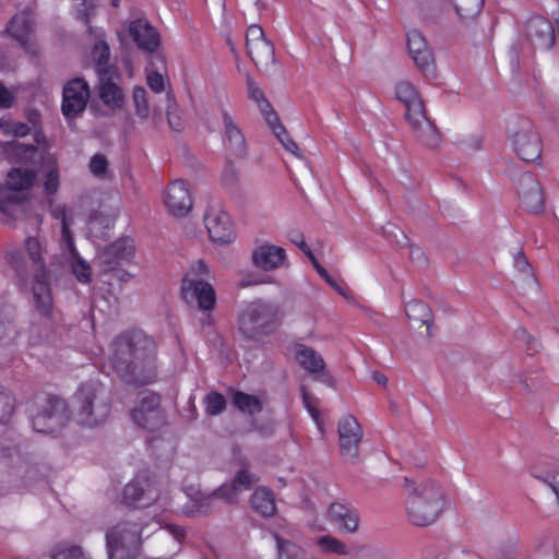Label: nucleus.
<instances>
[{"label": "nucleus", "mask_w": 559, "mask_h": 559, "mask_svg": "<svg viewBox=\"0 0 559 559\" xmlns=\"http://www.w3.org/2000/svg\"><path fill=\"white\" fill-rule=\"evenodd\" d=\"M46 257L47 243L39 236H28L22 248H12L7 253L9 264L21 280L32 275L31 290L37 313L44 318H51L53 299Z\"/></svg>", "instance_id": "1"}, {"label": "nucleus", "mask_w": 559, "mask_h": 559, "mask_svg": "<svg viewBox=\"0 0 559 559\" xmlns=\"http://www.w3.org/2000/svg\"><path fill=\"white\" fill-rule=\"evenodd\" d=\"M405 484L408 488L405 510L409 523L421 527L432 524L443 510L442 489L430 480L415 484L405 478Z\"/></svg>", "instance_id": "2"}, {"label": "nucleus", "mask_w": 559, "mask_h": 559, "mask_svg": "<svg viewBox=\"0 0 559 559\" xmlns=\"http://www.w3.org/2000/svg\"><path fill=\"white\" fill-rule=\"evenodd\" d=\"M396 98L405 106V118L416 140L424 146L436 148L440 143L437 128L428 119L423 99L416 87L408 81H400L395 86Z\"/></svg>", "instance_id": "3"}, {"label": "nucleus", "mask_w": 559, "mask_h": 559, "mask_svg": "<svg viewBox=\"0 0 559 559\" xmlns=\"http://www.w3.org/2000/svg\"><path fill=\"white\" fill-rule=\"evenodd\" d=\"M74 418L81 426L95 427L106 421L111 411L109 392L100 381L82 383L73 396Z\"/></svg>", "instance_id": "4"}, {"label": "nucleus", "mask_w": 559, "mask_h": 559, "mask_svg": "<svg viewBox=\"0 0 559 559\" xmlns=\"http://www.w3.org/2000/svg\"><path fill=\"white\" fill-rule=\"evenodd\" d=\"M153 525L148 534L160 530L158 522L138 523L122 521L106 533L108 559H134L142 545V535Z\"/></svg>", "instance_id": "5"}, {"label": "nucleus", "mask_w": 559, "mask_h": 559, "mask_svg": "<svg viewBox=\"0 0 559 559\" xmlns=\"http://www.w3.org/2000/svg\"><path fill=\"white\" fill-rule=\"evenodd\" d=\"M135 352H110L104 372L107 376H116L123 382L142 386L156 379V368L152 361L136 359Z\"/></svg>", "instance_id": "6"}, {"label": "nucleus", "mask_w": 559, "mask_h": 559, "mask_svg": "<svg viewBox=\"0 0 559 559\" xmlns=\"http://www.w3.org/2000/svg\"><path fill=\"white\" fill-rule=\"evenodd\" d=\"M33 429L40 433H52L69 420V411L64 400L46 393L34 396L32 408Z\"/></svg>", "instance_id": "7"}, {"label": "nucleus", "mask_w": 559, "mask_h": 559, "mask_svg": "<svg viewBox=\"0 0 559 559\" xmlns=\"http://www.w3.org/2000/svg\"><path fill=\"white\" fill-rule=\"evenodd\" d=\"M276 317L277 308L273 304L262 300L250 302L239 314V332L245 338L258 342L272 331Z\"/></svg>", "instance_id": "8"}, {"label": "nucleus", "mask_w": 559, "mask_h": 559, "mask_svg": "<svg viewBox=\"0 0 559 559\" xmlns=\"http://www.w3.org/2000/svg\"><path fill=\"white\" fill-rule=\"evenodd\" d=\"M36 178L34 169L16 167L7 176V187L0 188V211L11 218L26 214L29 204L17 198L15 192L29 189Z\"/></svg>", "instance_id": "9"}, {"label": "nucleus", "mask_w": 559, "mask_h": 559, "mask_svg": "<svg viewBox=\"0 0 559 559\" xmlns=\"http://www.w3.org/2000/svg\"><path fill=\"white\" fill-rule=\"evenodd\" d=\"M130 415L136 426L151 432L157 431L166 424V415L160 406V396L152 391L141 392Z\"/></svg>", "instance_id": "10"}, {"label": "nucleus", "mask_w": 559, "mask_h": 559, "mask_svg": "<svg viewBox=\"0 0 559 559\" xmlns=\"http://www.w3.org/2000/svg\"><path fill=\"white\" fill-rule=\"evenodd\" d=\"M513 152L524 162L539 159L542 154L540 136L530 120H521L510 135Z\"/></svg>", "instance_id": "11"}, {"label": "nucleus", "mask_w": 559, "mask_h": 559, "mask_svg": "<svg viewBox=\"0 0 559 559\" xmlns=\"http://www.w3.org/2000/svg\"><path fill=\"white\" fill-rule=\"evenodd\" d=\"M159 498V488L154 477L136 475L122 491L121 502L127 507L145 508Z\"/></svg>", "instance_id": "12"}, {"label": "nucleus", "mask_w": 559, "mask_h": 559, "mask_svg": "<svg viewBox=\"0 0 559 559\" xmlns=\"http://www.w3.org/2000/svg\"><path fill=\"white\" fill-rule=\"evenodd\" d=\"M247 52L261 70H267L274 62V47L269 40L263 29L252 24L248 27L246 34Z\"/></svg>", "instance_id": "13"}, {"label": "nucleus", "mask_w": 559, "mask_h": 559, "mask_svg": "<svg viewBox=\"0 0 559 559\" xmlns=\"http://www.w3.org/2000/svg\"><path fill=\"white\" fill-rule=\"evenodd\" d=\"M251 264L264 272L277 271L288 266V255L283 247L269 241L258 242L250 253Z\"/></svg>", "instance_id": "14"}, {"label": "nucleus", "mask_w": 559, "mask_h": 559, "mask_svg": "<svg viewBox=\"0 0 559 559\" xmlns=\"http://www.w3.org/2000/svg\"><path fill=\"white\" fill-rule=\"evenodd\" d=\"M128 33L139 49L151 53L162 66L165 63L163 55L157 52L160 44L159 34L146 19L131 21L128 26Z\"/></svg>", "instance_id": "15"}, {"label": "nucleus", "mask_w": 559, "mask_h": 559, "mask_svg": "<svg viewBox=\"0 0 559 559\" xmlns=\"http://www.w3.org/2000/svg\"><path fill=\"white\" fill-rule=\"evenodd\" d=\"M219 114L225 148L236 157H243L247 153V141L235 119L234 110L229 106L221 105Z\"/></svg>", "instance_id": "16"}, {"label": "nucleus", "mask_w": 559, "mask_h": 559, "mask_svg": "<svg viewBox=\"0 0 559 559\" xmlns=\"http://www.w3.org/2000/svg\"><path fill=\"white\" fill-rule=\"evenodd\" d=\"M181 293L187 301L197 300L200 309L213 310L216 295L213 286L202 278H197L194 271L188 272L181 283Z\"/></svg>", "instance_id": "17"}, {"label": "nucleus", "mask_w": 559, "mask_h": 559, "mask_svg": "<svg viewBox=\"0 0 559 559\" xmlns=\"http://www.w3.org/2000/svg\"><path fill=\"white\" fill-rule=\"evenodd\" d=\"M90 86L81 78L69 81L63 88L62 114L71 119L81 115L90 99Z\"/></svg>", "instance_id": "18"}, {"label": "nucleus", "mask_w": 559, "mask_h": 559, "mask_svg": "<svg viewBox=\"0 0 559 559\" xmlns=\"http://www.w3.org/2000/svg\"><path fill=\"white\" fill-rule=\"evenodd\" d=\"M337 431L341 454L349 460L357 459L362 439V428L358 420L353 415L343 416L338 420Z\"/></svg>", "instance_id": "19"}, {"label": "nucleus", "mask_w": 559, "mask_h": 559, "mask_svg": "<svg viewBox=\"0 0 559 559\" xmlns=\"http://www.w3.org/2000/svg\"><path fill=\"white\" fill-rule=\"evenodd\" d=\"M205 227L211 240L218 245L234 241L235 233L230 216L219 207H211L204 216Z\"/></svg>", "instance_id": "20"}, {"label": "nucleus", "mask_w": 559, "mask_h": 559, "mask_svg": "<svg viewBox=\"0 0 559 559\" xmlns=\"http://www.w3.org/2000/svg\"><path fill=\"white\" fill-rule=\"evenodd\" d=\"M164 204L174 216H185L192 209V198L188 185L183 180L173 181L164 194Z\"/></svg>", "instance_id": "21"}, {"label": "nucleus", "mask_w": 559, "mask_h": 559, "mask_svg": "<svg viewBox=\"0 0 559 559\" xmlns=\"http://www.w3.org/2000/svg\"><path fill=\"white\" fill-rule=\"evenodd\" d=\"M33 20L26 12L14 15L9 22L5 32L14 38L20 46L31 55L37 53V45L33 36Z\"/></svg>", "instance_id": "22"}, {"label": "nucleus", "mask_w": 559, "mask_h": 559, "mask_svg": "<svg viewBox=\"0 0 559 559\" xmlns=\"http://www.w3.org/2000/svg\"><path fill=\"white\" fill-rule=\"evenodd\" d=\"M252 484L251 475L246 469H240L231 484H224L219 488H217L211 496L206 497L205 504H201V507H206L202 512L206 513L209 508L213 504L215 499H223L226 502L234 503L238 500L239 492L247 490L250 488Z\"/></svg>", "instance_id": "23"}, {"label": "nucleus", "mask_w": 559, "mask_h": 559, "mask_svg": "<svg viewBox=\"0 0 559 559\" xmlns=\"http://www.w3.org/2000/svg\"><path fill=\"white\" fill-rule=\"evenodd\" d=\"M135 253L132 239H119L107 246L98 255L100 263L107 271L114 270L116 266L129 263Z\"/></svg>", "instance_id": "24"}, {"label": "nucleus", "mask_w": 559, "mask_h": 559, "mask_svg": "<svg viewBox=\"0 0 559 559\" xmlns=\"http://www.w3.org/2000/svg\"><path fill=\"white\" fill-rule=\"evenodd\" d=\"M407 49L411 58L421 71H429L433 64V57L423 34L411 29L406 34Z\"/></svg>", "instance_id": "25"}, {"label": "nucleus", "mask_w": 559, "mask_h": 559, "mask_svg": "<svg viewBox=\"0 0 559 559\" xmlns=\"http://www.w3.org/2000/svg\"><path fill=\"white\" fill-rule=\"evenodd\" d=\"M520 199L527 212L540 213L544 210V198L539 182L531 175H524L520 182Z\"/></svg>", "instance_id": "26"}, {"label": "nucleus", "mask_w": 559, "mask_h": 559, "mask_svg": "<svg viewBox=\"0 0 559 559\" xmlns=\"http://www.w3.org/2000/svg\"><path fill=\"white\" fill-rule=\"evenodd\" d=\"M527 36L542 49H550L555 43V31L551 23L543 16H534L527 23Z\"/></svg>", "instance_id": "27"}, {"label": "nucleus", "mask_w": 559, "mask_h": 559, "mask_svg": "<svg viewBox=\"0 0 559 559\" xmlns=\"http://www.w3.org/2000/svg\"><path fill=\"white\" fill-rule=\"evenodd\" d=\"M112 346L116 349H148L155 347L156 343L145 331L132 328L119 333L115 337Z\"/></svg>", "instance_id": "28"}, {"label": "nucleus", "mask_w": 559, "mask_h": 559, "mask_svg": "<svg viewBox=\"0 0 559 559\" xmlns=\"http://www.w3.org/2000/svg\"><path fill=\"white\" fill-rule=\"evenodd\" d=\"M405 314L412 329L426 328L425 336H432L433 317L429 306L419 300H411L405 305Z\"/></svg>", "instance_id": "29"}, {"label": "nucleus", "mask_w": 559, "mask_h": 559, "mask_svg": "<svg viewBox=\"0 0 559 559\" xmlns=\"http://www.w3.org/2000/svg\"><path fill=\"white\" fill-rule=\"evenodd\" d=\"M329 518L340 530L353 533L358 528L359 515L348 504L334 502L329 508Z\"/></svg>", "instance_id": "30"}, {"label": "nucleus", "mask_w": 559, "mask_h": 559, "mask_svg": "<svg viewBox=\"0 0 559 559\" xmlns=\"http://www.w3.org/2000/svg\"><path fill=\"white\" fill-rule=\"evenodd\" d=\"M87 32L96 40L91 52V61L96 67L97 72L104 73L110 58V49L105 40V32L103 28L92 26H88Z\"/></svg>", "instance_id": "31"}, {"label": "nucleus", "mask_w": 559, "mask_h": 559, "mask_svg": "<svg viewBox=\"0 0 559 559\" xmlns=\"http://www.w3.org/2000/svg\"><path fill=\"white\" fill-rule=\"evenodd\" d=\"M97 95L102 103L110 109H119L124 104V94L122 88L104 75L99 79Z\"/></svg>", "instance_id": "32"}, {"label": "nucleus", "mask_w": 559, "mask_h": 559, "mask_svg": "<svg viewBox=\"0 0 559 559\" xmlns=\"http://www.w3.org/2000/svg\"><path fill=\"white\" fill-rule=\"evenodd\" d=\"M252 509L260 515L267 518L276 512V503L273 492L265 487H258L250 499Z\"/></svg>", "instance_id": "33"}, {"label": "nucleus", "mask_w": 559, "mask_h": 559, "mask_svg": "<svg viewBox=\"0 0 559 559\" xmlns=\"http://www.w3.org/2000/svg\"><path fill=\"white\" fill-rule=\"evenodd\" d=\"M233 404L241 412L249 415L259 414L263 409L262 401L255 396L242 391H234Z\"/></svg>", "instance_id": "34"}, {"label": "nucleus", "mask_w": 559, "mask_h": 559, "mask_svg": "<svg viewBox=\"0 0 559 559\" xmlns=\"http://www.w3.org/2000/svg\"><path fill=\"white\" fill-rule=\"evenodd\" d=\"M46 174L44 177V189L48 194L57 193L60 183L59 169L57 158L52 154H48L44 159Z\"/></svg>", "instance_id": "35"}, {"label": "nucleus", "mask_w": 559, "mask_h": 559, "mask_svg": "<svg viewBox=\"0 0 559 559\" xmlns=\"http://www.w3.org/2000/svg\"><path fill=\"white\" fill-rule=\"evenodd\" d=\"M51 210L50 214L55 219H59L61 222V239L67 245L68 249L74 251V240L70 231V222L67 215V206L64 204H53L50 203Z\"/></svg>", "instance_id": "36"}, {"label": "nucleus", "mask_w": 559, "mask_h": 559, "mask_svg": "<svg viewBox=\"0 0 559 559\" xmlns=\"http://www.w3.org/2000/svg\"><path fill=\"white\" fill-rule=\"evenodd\" d=\"M295 360L311 373L323 371L325 367V362L318 352H296Z\"/></svg>", "instance_id": "37"}, {"label": "nucleus", "mask_w": 559, "mask_h": 559, "mask_svg": "<svg viewBox=\"0 0 559 559\" xmlns=\"http://www.w3.org/2000/svg\"><path fill=\"white\" fill-rule=\"evenodd\" d=\"M7 151L11 158L25 163L34 162L38 155L37 148L33 144H23L19 141L11 142Z\"/></svg>", "instance_id": "38"}, {"label": "nucleus", "mask_w": 559, "mask_h": 559, "mask_svg": "<svg viewBox=\"0 0 559 559\" xmlns=\"http://www.w3.org/2000/svg\"><path fill=\"white\" fill-rule=\"evenodd\" d=\"M132 104L135 116L146 121L150 117L148 95L143 86H135L132 92Z\"/></svg>", "instance_id": "39"}, {"label": "nucleus", "mask_w": 559, "mask_h": 559, "mask_svg": "<svg viewBox=\"0 0 559 559\" xmlns=\"http://www.w3.org/2000/svg\"><path fill=\"white\" fill-rule=\"evenodd\" d=\"M532 475L536 478L549 486V488L554 491L556 495V498L559 503V471H557L555 467H546V468H539L535 467L533 469Z\"/></svg>", "instance_id": "40"}, {"label": "nucleus", "mask_w": 559, "mask_h": 559, "mask_svg": "<svg viewBox=\"0 0 559 559\" xmlns=\"http://www.w3.org/2000/svg\"><path fill=\"white\" fill-rule=\"evenodd\" d=\"M226 405L225 396L217 391H211L204 397V411L207 415L216 416L222 414L226 409Z\"/></svg>", "instance_id": "41"}, {"label": "nucleus", "mask_w": 559, "mask_h": 559, "mask_svg": "<svg viewBox=\"0 0 559 559\" xmlns=\"http://www.w3.org/2000/svg\"><path fill=\"white\" fill-rule=\"evenodd\" d=\"M70 253L72 254L73 261H72V272L81 283H88L92 278V270L90 264L83 260L79 254L76 249L74 248V251L69 249Z\"/></svg>", "instance_id": "42"}, {"label": "nucleus", "mask_w": 559, "mask_h": 559, "mask_svg": "<svg viewBox=\"0 0 559 559\" xmlns=\"http://www.w3.org/2000/svg\"><path fill=\"white\" fill-rule=\"evenodd\" d=\"M277 545L278 559H302V550L299 546L288 540L281 538L274 534Z\"/></svg>", "instance_id": "43"}, {"label": "nucleus", "mask_w": 559, "mask_h": 559, "mask_svg": "<svg viewBox=\"0 0 559 559\" xmlns=\"http://www.w3.org/2000/svg\"><path fill=\"white\" fill-rule=\"evenodd\" d=\"M301 391V399L302 404L305 408L308 411L312 419L314 420L318 429L323 433V420L321 419L320 411L317 406V400L311 396V394L308 392L306 385L300 386Z\"/></svg>", "instance_id": "44"}, {"label": "nucleus", "mask_w": 559, "mask_h": 559, "mask_svg": "<svg viewBox=\"0 0 559 559\" xmlns=\"http://www.w3.org/2000/svg\"><path fill=\"white\" fill-rule=\"evenodd\" d=\"M15 409V399L10 391L0 385V421L8 420Z\"/></svg>", "instance_id": "45"}, {"label": "nucleus", "mask_w": 559, "mask_h": 559, "mask_svg": "<svg viewBox=\"0 0 559 559\" xmlns=\"http://www.w3.org/2000/svg\"><path fill=\"white\" fill-rule=\"evenodd\" d=\"M480 2L481 0H453V5L461 19H469L479 11Z\"/></svg>", "instance_id": "46"}, {"label": "nucleus", "mask_w": 559, "mask_h": 559, "mask_svg": "<svg viewBox=\"0 0 559 559\" xmlns=\"http://www.w3.org/2000/svg\"><path fill=\"white\" fill-rule=\"evenodd\" d=\"M318 545L321 547L322 551L325 554H335V555H346L347 549L346 545L338 540L335 537L330 535L322 536L318 540Z\"/></svg>", "instance_id": "47"}, {"label": "nucleus", "mask_w": 559, "mask_h": 559, "mask_svg": "<svg viewBox=\"0 0 559 559\" xmlns=\"http://www.w3.org/2000/svg\"><path fill=\"white\" fill-rule=\"evenodd\" d=\"M0 129L3 131V133L12 134L15 136H25L31 131V128L27 124L14 121L9 118L0 119Z\"/></svg>", "instance_id": "48"}, {"label": "nucleus", "mask_w": 559, "mask_h": 559, "mask_svg": "<svg viewBox=\"0 0 559 559\" xmlns=\"http://www.w3.org/2000/svg\"><path fill=\"white\" fill-rule=\"evenodd\" d=\"M146 83L154 93H162L166 90V81L158 71L146 69Z\"/></svg>", "instance_id": "49"}, {"label": "nucleus", "mask_w": 559, "mask_h": 559, "mask_svg": "<svg viewBox=\"0 0 559 559\" xmlns=\"http://www.w3.org/2000/svg\"><path fill=\"white\" fill-rule=\"evenodd\" d=\"M248 93L249 97L257 103L260 111H265L269 108L270 103L264 98L262 91L251 81H248Z\"/></svg>", "instance_id": "50"}, {"label": "nucleus", "mask_w": 559, "mask_h": 559, "mask_svg": "<svg viewBox=\"0 0 559 559\" xmlns=\"http://www.w3.org/2000/svg\"><path fill=\"white\" fill-rule=\"evenodd\" d=\"M107 166L108 163L104 155L96 154L91 158L90 169L91 173L95 176L104 175L107 170Z\"/></svg>", "instance_id": "51"}, {"label": "nucleus", "mask_w": 559, "mask_h": 559, "mask_svg": "<svg viewBox=\"0 0 559 559\" xmlns=\"http://www.w3.org/2000/svg\"><path fill=\"white\" fill-rule=\"evenodd\" d=\"M95 14V5L91 2L84 1L76 9L75 17L85 23L86 25L90 23L91 17Z\"/></svg>", "instance_id": "52"}, {"label": "nucleus", "mask_w": 559, "mask_h": 559, "mask_svg": "<svg viewBox=\"0 0 559 559\" xmlns=\"http://www.w3.org/2000/svg\"><path fill=\"white\" fill-rule=\"evenodd\" d=\"M51 559H86L83 551L78 546H72L57 551Z\"/></svg>", "instance_id": "53"}, {"label": "nucleus", "mask_w": 559, "mask_h": 559, "mask_svg": "<svg viewBox=\"0 0 559 559\" xmlns=\"http://www.w3.org/2000/svg\"><path fill=\"white\" fill-rule=\"evenodd\" d=\"M264 116L267 124L271 127L273 132L280 131V128H284L278 119L277 114L272 109L271 105L269 104V108L265 111H261Z\"/></svg>", "instance_id": "54"}, {"label": "nucleus", "mask_w": 559, "mask_h": 559, "mask_svg": "<svg viewBox=\"0 0 559 559\" xmlns=\"http://www.w3.org/2000/svg\"><path fill=\"white\" fill-rule=\"evenodd\" d=\"M514 266L520 272H522L524 275H526L527 277L533 280L532 272H531V266L528 264V261L526 260V258L522 253H519V254L515 255V258H514Z\"/></svg>", "instance_id": "55"}, {"label": "nucleus", "mask_w": 559, "mask_h": 559, "mask_svg": "<svg viewBox=\"0 0 559 559\" xmlns=\"http://www.w3.org/2000/svg\"><path fill=\"white\" fill-rule=\"evenodd\" d=\"M13 97V93L0 81V109L11 107Z\"/></svg>", "instance_id": "56"}, {"label": "nucleus", "mask_w": 559, "mask_h": 559, "mask_svg": "<svg viewBox=\"0 0 559 559\" xmlns=\"http://www.w3.org/2000/svg\"><path fill=\"white\" fill-rule=\"evenodd\" d=\"M409 258L416 263L418 266H423L426 264V258L423 250L418 247L409 248Z\"/></svg>", "instance_id": "57"}, {"label": "nucleus", "mask_w": 559, "mask_h": 559, "mask_svg": "<svg viewBox=\"0 0 559 559\" xmlns=\"http://www.w3.org/2000/svg\"><path fill=\"white\" fill-rule=\"evenodd\" d=\"M265 283H271V281H264V280L259 278L255 275H250V276L242 277L241 281L239 282L238 286L241 288H246L249 286L261 285V284H265Z\"/></svg>", "instance_id": "58"}, {"label": "nucleus", "mask_w": 559, "mask_h": 559, "mask_svg": "<svg viewBox=\"0 0 559 559\" xmlns=\"http://www.w3.org/2000/svg\"><path fill=\"white\" fill-rule=\"evenodd\" d=\"M167 97H168V100H169V104L167 106V118H168V122H169V126L175 129V130H179L181 128V122L179 121V119L177 117L174 116V114L171 112V109H173V106L174 104H171V99H170V95L167 94Z\"/></svg>", "instance_id": "59"}, {"label": "nucleus", "mask_w": 559, "mask_h": 559, "mask_svg": "<svg viewBox=\"0 0 559 559\" xmlns=\"http://www.w3.org/2000/svg\"><path fill=\"white\" fill-rule=\"evenodd\" d=\"M307 255L311 259L316 271L318 272V274L321 277H323L324 280L330 277V274L328 273V271L316 260V258L310 249H307Z\"/></svg>", "instance_id": "60"}, {"label": "nucleus", "mask_w": 559, "mask_h": 559, "mask_svg": "<svg viewBox=\"0 0 559 559\" xmlns=\"http://www.w3.org/2000/svg\"><path fill=\"white\" fill-rule=\"evenodd\" d=\"M325 282L335 289L340 295H342L345 298H348L347 288L343 286L342 284L337 283L335 280H333L331 276L325 280Z\"/></svg>", "instance_id": "61"}, {"label": "nucleus", "mask_w": 559, "mask_h": 559, "mask_svg": "<svg viewBox=\"0 0 559 559\" xmlns=\"http://www.w3.org/2000/svg\"><path fill=\"white\" fill-rule=\"evenodd\" d=\"M166 530L177 539V540H181L185 535H186V531L181 527V526H177V525H167L166 526Z\"/></svg>", "instance_id": "62"}, {"label": "nucleus", "mask_w": 559, "mask_h": 559, "mask_svg": "<svg viewBox=\"0 0 559 559\" xmlns=\"http://www.w3.org/2000/svg\"><path fill=\"white\" fill-rule=\"evenodd\" d=\"M192 271H194L197 278H201L200 275L209 273V267L204 262L198 261L194 265L191 266L189 272Z\"/></svg>", "instance_id": "63"}, {"label": "nucleus", "mask_w": 559, "mask_h": 559, "mask_svg": "<svg viewBox=\"0 0 559 559\" xmlns=\"http://www.w3.org/2000/svg\"><path fill=\"white\" fill-rule=\"evenodd\" d=\"M285 150L292 153L293 155L300 157V150L297 145V143L292 140L290 138H287V142H285Z\"/></svg>", "instance_id": "64"}]
</instances>
